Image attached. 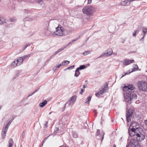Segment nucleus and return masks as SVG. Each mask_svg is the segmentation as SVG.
Listing matches in <instances>:
<instances>
[{"label":"nucleus","instance_id":"nucleus-59","mask_svg":"<svg viewBox=\"0 0 147 147\" xmlns=\"http://www.w3.org/2000/svg\"><path fill=\"white\" fill-rule=\"evenodd\" d=\"M85 88V85H83V88Z\"/></svg>","mask_w":147,"mask_h":147},{"label":"nucleus","instance_id":"nucleus-57","mask_svg":"<svg viewBox=\"0 0 147 147\" xmlns=\"http://www.w3.org/2000/svg\"><path fill=\"white\" fill-rule=\"evenodd\" d=\"M145 124L147 125V121H146L145 122Z\"/></svg>","mask_w":147,"mask_h":147},{"label":"nucleus","instance_id":"nucleus-50","mask_svg":"<svg viewBox=\"0 0 147 147\" xmlns=\"http://www.w3.org/2000/svg\"><path fill=\"white\" fill-rule=\"evenodd\" d=\"M92 0H88V3L90 4L92 3Z\"/></svg>","mask_w":147,"mask_h":147},{"label":"nucleus","instance_id":"nucleus-43","mask_svg":"<svg viewBox=\"0 0 147 147\" xmlns=\"http://www.w3.org/2000/svg\"><path fill=\"white\" fill-rule=\"evenodd\" d=\"M134 69H137L138 68V67L137 65H134Z\"/></svg>","mask_w":147,"mask_h":147},{"label":"nucleus","instance_id":"nucleus-39","mask_svg":"<svg viewBox=\"0 0 147 147\" xmlns=\"http://www.w3.org/2000/svg\"><path fill=\"white\" fill-rule=\"evenodd\" d=\"M16 20V19L15 18H10V21L11 22H14Z\"/></svg>","mask_w":147,"mask_h":147},{"label":"nucleus","instance_id":"nucleus-7","mask_svg":"<svg viewBox=\"0 0 147 147\" xmlns=\"http://www.w3.org/2000/svg\"><path fill=\"white\" fill-rule=\"evenodd\" d=\"M133 113V111L131 109H129L126 114V118L127 122H129L131 121V115Z\"/></svg>","mask_w":147,"mask_h":147},{"label":"nucleus","instance_id":"nucleus-2","mask_svg":"<svg viewBox=\"0 0 147 147\" xmlns=\"http://www.w3.org/2000/svg\"><path fill=\"white\" fill-rule=\"evenodd\" d=\"M55 28L56 30L55 32H51V34H52L53 36H54V35H55L58 36H61L64 35L65 34L63 30V28L61 25H59Z\"/></svg>","mask_w":147,"mask_h":147},{"label":"nucleus","instance_id":"nucleus-30","mask_svg":"<svg viewBox=\"0 0 147 147\" xmlns=\"http://www.w3.org/2000/svg\"><path fill=\"white\" fill-rule=\"evenodd\" d=\"M30 56V55L28 54L27 55H24V56H23L22 57V59H23V60H24V59H26L27 58L29 57Z\"/></svg>","mask_w":147,"mask_h":147},{"label":"nucleus","instance_id":"nucleus-56","mask_svg":"<svg viewBox=\"0 0 147 147\" xmlns=\"http://www.w3.org/2000/svg\"><path fill=\"white\" fill-rule=\"evenodd\" d=\"M128 73H126L125 74L123 75L122 77H121V78L124 76H125L126 74H127Z\"/></svg>","mask_w":147,"mask_h":147},{"label":"nucleus","instance_id":"nucleus-17","mask_svg":"<svg viewBox=\"0 0 147 147\" xmlns=\"http://www.w3.org/2000/svg\"><path fill=\"white\" fill-rule=\"evenodd\" d=\"M108 84H106L104 85V88H102V90L103 93H106L107 92V90L108 89Z\"/></svg>","mask_w":147,"mask_h":147},{"label":"nucleus","instance_id":"nucleus-16","mask_svg":"<svg viewBox=\"0 0 147 147\" xmlns=\"http://www.w3.org/2000/svg\"><path fill=\"white\" fill-rule=\"evenodd\" d=\"M130 95L131 101H132V99L136 100L137 99V95L135 93L131 92L130 93Z\"/></svg>","mask_w":147,"mask_h":147},{"label":"nucleus","instance_id":"nucleus-23","mask_svg":"<svg viewBox=\"0 0 147 147\" xmlns=\"http://www.w3.org/2000/svg\"><path fill=\"white\" fill-rule=\"evenodd\" d=\"M47 101L46 100H44L43 101L40 103L39 106L41 107H44L47 104Z\"/></svg>","mask_w":147,"mask_h":147},{"label":"nucleus","instance_id":"nucleus-8","mask_svg":"<svg viewBox=\"0 0 147 147\" xmlns=\"http://www.w3.org/2000/svg\"><path fill=\"white\" fill-rule=\"evenodd\" d=\"M141 131H138L136 133V139L139 142L142 141L145 138V136L141 133Z\"/></svg>","mask_w":147,"mask_h":147},{"label":"nucleus","instance_id":"nucleus-45","mask_svg":"<svg viewBox=\"0 0 147 147\" xmlns=\"http://www.w3.org/2000/svg\"><path fill=\"white\" fill-rule=\"evenodd\" d=\"M39 88H38L37 89H36V90L35 91H33V92L32 93V94H31V95L32 96L33 94H34V93H35L36 92H37Z\"/></svg>","mask_w":147,"mask_h":147},{"label":"nucleus","instance_id":"nucleus-33","mask_svg":"<svg viewBox=\"0 0 147 147\" xmlns=\"http://www.w3.org/2000/svg\"><path fill=\"white\" fill-rule=\"evenodd\" d=\"M37 2L38 3L40 4L41 5H42L43 4V2L42 0H37Z\"/></svg>","mask_w":147,"mask_h":147},{"label":"nucleus","instance_id":"nucleus-53","mask_svg":"<svg viewBox=\"0 0 147 147\" xmlns=\"http://www.w3.org/2000/svg\"><path fill=\"white\" fill-rule=\"evenodd\" d=\"M61 65H62L61 64H59L56 67L59 68L61 66Z\"/></svg>","mask_w":147,"mask_h":147},{"label":"nucleus","instance_id":"nucleus-28","mask_svg":"<svg viewBox=\"0 0 147 147\" xmlns=\"http://www.w3.org/2000/svg\"><path fill=\"white\" fill-rule=\"evenodd\" d=\"M33 19L32 18H31L30 16L28 17H27L25 18L24 19V21H31L33 20Z\"/></svg>","mask_w":147,"mask_h":147},{"label":"nucleus","instance_id":"nucleus-52","mask_svg":"<svg viewBox=\"0 0 147 147\" xmlns=\"http://www.w3.org/2000/svg\"><path fill=\"white\" fill-rule=\"evenodd\" d=\"M31 94L30 95H29L27 97H26L25 98V99H26V100H27L28 99V98L30 97V96H31Z\"/></svg>","mask_w":147,"mask_h":147},{"label":"nucleus","instance_id":"nucleus-29","mask_svg":"<svg viewBox=\"0 0 147 147\" xmlns=\"http://www.w3.org/2000/svg\"><path fill=\"white\" fill-rule=\"evenodd\" d=\"M92 97L91 96H89L87 97L86 99V101L85 102V103H89L90 101L91 100Z\"/></svg>","mask_w":147,"mask_h":147},{"label":"nucleus","instance_id":"nucleus-34","mask_svg":"<svg viewBox=\"0 0 147 147\" xmlns=\"http://www.w3.org/2000/svg\"><path fill=\"white\" fill-rule=\"evenodd\" d=\"M90 52L88 51H85L83 52V55L84 56L87 55L88 54L90 53Z\"/></svg>","mask_w":147,"mask_h":147},{"label":"nucleus","instance_id":"nucleus-14","mask_svg":"<svg viewBox=\"0 0 147 147\" xmlns=\"http://www.w3.org/2000/svg\"><path fill=\"white\" fill-rule=\"evenodd\" d=\"M135 141L134 139H131L130 143L127 145L126 147H135L136 145L134 142Z\"/></svg>","mask_w":147,"mask_h":147},{"label":"nucleus","instance_id":"nucleus-11","mask_svg":"<svg viewBox=\"0 0 147 147\" xmlns=\"http://www.w3.org/2000/svg\"><path fill=\"white\" fill-rule=\"evenodd\" d=\"M105 134L104 132L103 131H102L101 133H100V129H97V131L96 132V136H101V142H102V140H103L104 138V136Z\"/></svg>","mask_w":147,"mask_h":147},{"label":"nucleus","instance_id":"nucleus-44","mask_svg":"<svg viewBox=\"0 0 147 147\" xmlns=\"http://www.w3.org/2000/svg\"><path fill=\"white\" fill-rule=\"evenodd\" d=\"M145 36H144L143 35V36L142 37V38L140 40V42H144V38Z\"/></svg>","mask_w":147,"mask_h":147},{"label":"nucleus","instance_id":"nucleus-38","mask_svg":"<svg viewBox=\"0 0 147 147\" xmlns=\"http://www.w3.org/2000/svg\"><path fill=\"white\" fill-rule=\"evenodd\" d=\"M80 36H78V37H77V38L76 39H74L73 40H72L71 41V42H72V43L73 42H74L77 40H78V39L79 38H80Z\"/></svg>","mask_w":147,"mask_h":147},{"label":"nucleus","instance_id":"nucleus-46","mask_svg":"<svg viewBox=\"0 0 147 147\" xmlns=\"http://www.w3.org/2000/svg\"><path fill=\"white\" fill-rule=\"evenodd\" d=\"M30 45H31V44L30 43H29L28 44H26V45L25 46V48H26L28 46H30Z\"/></svg>","mask_w":147,"mask_h":147},{"label":"nucleus","instance_id":"nucleus-1","mask_svg":"<svg viewBox=\"0 0 147 147\" xmlns=\"http://www.w3.org/2000/svg\"><path fill=\"white\" fill-rule=\"evenodd\" d=\"M82 11L84 13L90 16L95 11V9L92 6H86L83 8Z\"/></svg>","mask_w":147,"mask_h":147},{"label":"nucleus","instance_id":"nucleus-55","mask_svg":"<svg viewBox=\"0 0 147 147\" xmlns=\"http://www.w3.org/2000/svg\"><path fill=\"white\" fill-rule=\"evenodd\" d=\"M43 144H41L39 147H42L43 146Z\"/></svg>","mask_w":147,"mask_h":147},{"label":"nucleus","instance_id":"nucleus-9","mask_svg":"<svg viewBox=\"0 0 147 147\" xmlns=\"http://www.w3.org/2000/svg\"><path fill=\"white\" fill-rule=\"evenodd\" d=\"M124 99L125 102L130 103L131 102L129 93L128 92L125 93H124Z\"/></svg>","mask_w":147,"mask_h":147},{"label":"nucleus","instance_id":"nucleus-37","mask_svg":"<svg viewBox=\"0 0 147 147\" xmlns=\"http://www.w3.org/2000/svg\"><path fill=\"white\" fill-rule=\"evenodd\" d=\"M13 120V119H11V120H10L9 121V122L8 123V124H7V125H6V126H7L8 127L9 126V125L12 122V121Z\"/></svg>","mask_w":147,"mask_h":147},{"label":"nucleus","instance_id":"nucleus-22","mask_svg":"<svg viewBox=\"0 0 147 147\" xmlns=\"http://www.w3.org/2000/svg\"><path fill=\"white\" fill-rule=\"evenodd\" d=\"M110 56L109 55V54H108V53L107 52L106 53H105L101 55H100L99 57H98L96 58V59H98L99 58H101L102 57H104V56H106L107 57H108L109 56Z\"/></svg>","mask_w":147,"mask_h":147},{"label":"nucleus","instance_id":"nucleus-15","mask_svg":"<svg viewBox=\"0 0 147 147\" xmlns=\"http://www.w3.org/2000/svg\"><path fill=\"white\" fill-rule=\"evenodd\" d=\"M135 62L134 60H127L125 59L124 61V65H128L131 63H134Z\"/></svg>","mask_w":147,"mask_h":147},{"label":"nucleus","instance_id":"nucleus-47","mask_svg":"<svg viewBox=\"0 0 147 147\" xmlns=\"http://www.w3.org/2000/svg\"><path fill=\"white\" fill-rule=\"evenodd\" d=\"M81 92H80V94H82V92H84V89H82V88H81Z\"/></svg>","mask_w":147,"mask_h":147},{"label":"nucleus","instance_id":"nucleus-10","mask_svg":"<svg viewBox=\"0 0 147 147\" xmlns=\"http://www.w3.org/2000/svg\"><path fill=\"white\" fill-rule=\"evenodd\" d=\"M129 134L130 136H136L138 131H136L134 129L129 128L128 130Z\"/></svg>","mask_w":147,"mask_h":147},{"label":"nucleus","instance_id":"nucleus-24","mask_svg":"<svg viewBox=\"0 0 147 147\" xmlns=\"http://www.w3.org/2000/svg\"><path fill=\"white\" fill-rule=\"evenodd\" d=\"M80 74V73L79 72V70L78 69H76L75 71V73L74 74L75 76L77 77Z\"/></svg>","mask_w":147,"mask_h":147},{"label":"nucleus","instance_id":"nucleus-4","mask_svg":"<svg viewBox=\"0 0 147 147\" xmlns=\"http://www.w3.org/2000/svg\"><path fill=\"white\" fill-rule=\"evenodd\" d=\"M140 125L138 123L135 122H133L131 123L129 128L135 129L136 131H142V129L140 128Z\"/></svg>","mask_w":147,"mask_h":147},{"label":"nucleus","instance_id":"nucleus-5","mask_svg":"<svg viewBox=\"0 0 147 147\" xmlns=\"http://www.w3.org/2000/svg\"><path fill=\"white\" fill-rule=\"evenodd\" d=\"M76 96H74L71 97L70 99L66 103H65L63 107V110L66 107L69 106V105L72 106L74 103L76 101Z\"/></svg>","mask_w":147,"mask_h":147},{"label":"nucleus","instance_id":"nucleus-48","mask_svg":"<svg viewBox=\"0 0 147 147\" xmlns=\"http://www.w3.org/2000/svg\"><path fill=\"white\" fill-rule=\"evenodd\" d=\"M48 124V122L47 121H46L45 122V124H44V126H45V127H47V125Z\"/></svg>","mask_w":147,"mask_h":147},{"label":"nucleus","instance_id":"nucleus-21","mask_svg":"<svg viewBox=\"0 0 147 147\" xmlns=\"http://www.w3.org/2000/svg\"><path fill=\"white\" fill-rule=\"evenodd\" d=\"M22 72V71L21 70H17L15 71L16 74L14 76V79H15Z\"/></svg>","mask_w":147,"mask_h":147},{"label":"nucleus","instance_id":"nucleus-32","mask_svg":"<svg viewBox=\"0 0 147 147\" xmlns=\"http://www.w3.org/2000/svg\"><path fill=\"white\" fill-rule=\"evenodd\" d=\"M104 93H103L102 91V90H100V91H99L98 92L96 93L95 94V95L97 96H98V95H100Z\"/></svg>","mask_w":147,"mask_h":147},{"label":"nucleus","instance_id":"nucleus-49","mask_svg":"<svg viewBox=\"0 0 147 147\" xmlns=\"http://www.w3.org/2000/svg\"><path fill=\"white\" fill-rule=\"evenodd\" d=\"M11 24H6L5 25V26H6V27H8V26H10L11 25Z\"/></svg>","mask_w":147,"mask_h":147},{"label":"nucleus","instance_id":"nucleus-27","mask_svg":"<svg viewBox=\"0 0 147 147\" xmlns=\"http://www.w3.org/2000/svg\"><path fill=\"white\" fill-rule=\"evenodd\" d=\"M142 31L144 33L143 35L145 36L146 35V33L147 32V28L143 27L142 28Z\"/></svg>","mask_w":147,"mask_h":147},{"label":"nucleus","instance_id":"nucleus-13","mask_svg":"<svg viewBox=\"0 0 147 147\" xmlns=\"http://www.w3.org/2000/svg\"><path fill=\"white\" fill-rule=\"evenodd\" d=\"M8 129V127L7 126L4 127L2 129L1 135L3 138H5L6 136V133Z\"/></svg>","mask_w":147,"mask_h":147},{"label":"nucleus","instance_id":"nucleus-12","mask_svg":"<svg viewBox=\"0 0 147 147\" xmlns=\"http://www.w3.org/2000/svg\"><path fill=\"white\" fill-rule=\"evenodd\" d=\"M66 48V47H64L63 48H61V49H59L57 51H56L54 54L49 59L47 60V61H49L51 59V58L52 57L55 56L56 55H57L59 52L62 51Z\"/></svg>","mask_w":147,"mask_h":147},{"label":"nucleus","instance_id":"nucleus-62","mask_svg":"<svg viewBox=\"0 0 147 147\" xmlns=\"http://www.w3.org/2000/svg\"><path fill=\"white\" fill-rule=\"evenodd\" d=\"M23 50H24L26 48H25V46L23 47Z\"/></svg>","mask_w":147,"mask_h":147},{"label":"nucleus","instance_id":"nucleus-36","mask_svg":"<svg viewBox=\"0 0 147 147\" xmlns=\"http://www.w3.org/2000/svg\"><path fill=\"white\" fill-rule=\"evenodd\" d=\"M107 53H108L109 55L111 56L113 53V51L111 49L110 50L108 51Z\"/></svg>","mask_w":147,"mask_h":147},{"label":"nucleus","instance_id":"nucleus-61","mask_svg":"<svg viewBox=\"0 0 147 147\" xmlns=\"http://www.w3.org/2000/svg\"><path fill=\"white\" fill-rule=\"evenodd\" d=\"M113 147H116V146L115 144H114L113 146Z\"/></svg>","mask_w":147,"mask_h":147},{"label":"nucleus","instance_id":"nucleus-35","mask_svg":"<svg viewBox=\"0 0 147 147\" xmlns=\"http://www.w3.org/2000/svg\"><path fill=\"white\" fill-rule=\"evenodd\" d=\"M139 32V30H136V31H135V32H134V33H133V35L134 36H136V33H138Z\"/></svg>","mask_w":147,"mask_h":147},{"label":"nucleus","instance_id":"nucleus-60","mask_svg":"<svg viewBox=\"0 0 147 147\" xmlns=\"http://www.w3.org/2000/svg\"><path fill=\"white\" fill-rule=\"evenodd\" d=\"M113 55H117V53H113Z\"/></svg>","mask_w":147,"mask_h":147},{"label":"nucleus","instance_id":"nucleus-51","mask_svg":"<svg viewBox=\"0 0 147 147\" xmlns=\"http://www.w3.org/2000/svg\"><path fill=\"white\" fill-rule=\"evenodd\" d=\"M71 43H72V42H70L66 46H65V47H67L70 44H71Z\"/></svg>","mask_w":147,"mask_h":147},{"label":"nucleus","instance_id":"nucleus-64","mask_svg":"<svg viewBox=\"0 0 147 147\" xmlns=\"http://www.w3.org/2000/svg\"><path fill=\"white\" fill-rule=\"evenodd\" d=\"M64 147H69V146H65Z\"/></svg>","mask_w":147,"mask_h":147},{"label":"nucleus","instance_id":"nucleus-58","mask_svg":"<svg viewBox=\"0 0 147 147\" xmlns=\"http://www.w3.org/2000/svg\"><path fill=\"white\" fill-rule=\"evenodd\" d=\"M125 40H123L122 41V42L123 43H124L125 42Z\"/></svg>","mask_w":147,"mask_h":147},{"label":"nucleus","instance_id":"nucleus-41","mask_svg":"<svg viewBox=\"0 0 147 147\" xmlns=\"http://www.w3.org/2000/svg\"><path fill=\"white\" fill-rule=\"evenodd\" d=\"M50 135H49V136H47V137H46V138H45L44 139V140L43 141V144H44V143H45V141H46V140L48 139V138L49 137V136H50Z\"/></svg>","mask_w":147,"mask_h":147},{"label":"nucleus","instance_id":"nucleus-19","mask_svg":"<svg viewBox=\"0 0 147 147\" xmlns=\"http://www.w3.org/2000/svg\"><path fill=\"white\" fill-rule=\"evenodd\" d=\"M23 59H22V57H19L17 60H16L17 63H18L19 65L23 63Z\"/></svg>","mask_w":147,"mask_h":147},{"label":"nucleus","instance_id":"nucleus-42","mask_svg":"<svg viewBox=\"0 0 147 147\" xmlns=\"http://www.w3.org/2000/svg\"><path fill=\"white\" fill-rule=\"evenodd\" d=\"M73 136L75 138H76L77 137V135L76 133L73 132Z\"/></svg>","mask_w":147,"mask_h":147},{"label":"nucleus","instance_id":"nucleus-40","mask_svg":"<svg viewBox=\"0 0 147 147\" xmlns=\"http://www.w3.org/2000/svg\"><path fill=\"white\" fill-rule=\"evenodd\" d=\"M75 66L74 65H73L71 66H70L69 67L65 69H73L74 67Z\"/></svg>","mask_w":147,"mask_h":147},{"label":"nucleus","instance_id":"nucleus-20","mask_svg":"<svg viewBox=\"0 0 147 147\" xmlns=\"http://www.w3.org/2000/svg\"><path fill=\"white\" fill-rule=\"evenodd\" d=\"M18 63H17L16 60L14 61L11 64V67L12 68H13L16 66H19Z\"/></svg>","mask_w":147,"mask_h":147},{"label":"nucleus","instance_id":"nucleus-54","mask_svg":"<svg viewBox=\"0 0 147 147\" xmlns=\"http://www.w3.org/2000/svg\"><path fill=\"white\" fill-rule=\"evenodd\" d=\"M57 130H56L54 132L55 133H57V131H58L59 129H58L57 128Z\"/></svg>","mask_w":147,"mask_h":147},{"label":"nucleus","instance_id":"nucleus-31","mask_svg":"<svg viewBox=\"0 0 147 147\" xmlns=\"http://www.w3.org/2000/svg\"><path fill=\"white\" fill-rule=\"evenodd\" d=\"M86 67V66L84 65H81L79 67H78L77 69H78L79 70L80 69H83Z\"/></svg>","mask_w":147,"mask_h":147},{"label":"nucleus","instance_id":"nucleus-25","mask_svg":"<svg viewBox=\"0 0 147 147\" xmlns=\"http://www.w3.org/2000/svg\"><path fill=\"white\" fill-rule=\"evenodd\" d=\"M13 142L12 139H10L9 142V147H13Z\"/></svg>","mask_w":147,"mask_h":147},{"label":"nucleus","instance_id":"nucleus-63","mask_svg":"<svg viewBox=\"0 0 147 147\" xmlns=\"http://www.w3.org/2000/svg\"><path fill=\"white\" fill-rule=\"evenodd\" d=\"M52 113V112H50V113H49V115L51 114Z\"/></svg>","mask_w":147,"mask_h":147},{"label":"nucleus","instance_id":"nucleus-3","mask_svg":"<svg viewBox=\"0 0 147 147\" xmlns=\"http://www.w3.org/2000/svg\"><path fill=\"white\" fill-rule=\"evenodd\" d=\"M139 90L144 91H147V83L144 81H140L137 84Z\"/></svg>","mask_w":147,"mask_h":147},{"label":"nucleus","instance_id":"nucleus-18","mask_svg":"<svg viewBox=\"0 0 147 147\" xmlns=\"http://www.w3.org/2000/svg\"><path fill=\"white\" fill-rule=\"evenodd\" d=\"M6 19L3 17H0V25H2L4 24H6Z\"/></svg>","mask_w":147,"mask_h":147},{"label":"nucleus","instance_id":"nucleus-6","mask_svg":"<svg viewBox=\"0 0 147 147\" xmlns=\"http://www.w3.org/2000/svg\"><path fill=\"white\" fill-rule=\"evenodd\" d=\"M123 90L125 91H128L129 92H134L135 91V88L132 84H129L127 86H124Z\"/></svg>","mask_w":147,"mask_h":147},{"label":"nucleus","instance_id":"nucleus-26","mask_svg":"<svg viewBox=\"0 0 147 147\" xmlns=\"http://www.w3.org/2000/svg\"><path fill=\"white\" fill-rule=\"evenodd\" d=\"M70 63V61L67 60L63 61L61 63V65L62 66L68 64Z\"/></svg>","mask_w":147,"mask_h":147}]
</instances>
